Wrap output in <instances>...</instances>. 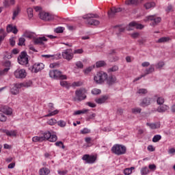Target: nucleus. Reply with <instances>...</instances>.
Masks as SVG:
<instances>
[{
    "instance_id": "nucleus-38",
    "label": "nucleus",
    "mask_w": 175,
    "mask_h": 175,
    "mask_svg": "<svg viewBox=\"0 0 175 175\" xmlns=\"http://www.w3.org/2000/svg\"><path fill=\"white\" fill-rule=\"evenodd\" d=\"M5 37H6V33L3 29H0V43L2 42V40H3V39H5Z\"/></svg>"
},
{
    "instance_id": "nucleus-21",
    "label": "nucleus",
    "mask_w": 175,
    "mask_h": 175,
    "mask_svg": "<svg viewBox=\"0 0 175 175\" xmlns=\"http://www.w3.org/2000/svg\"><path fill=\"white\" fill-rule=\"evenodd\" d=\"M106 80L109 85H113L117 81V78L114 75H110L109 77H107Z\"/></svg>"
},
{
    "instance_id": "nucleus-47",
    "label": "nucleus",
    "mask_w": 175,
    "mask_h": 175,
    "mask_svg": "<svg viewBox=\"0 0 175 175\" xmlns=\"http://www.w3.org/2000/svg\"><path fill=\"white\" fill-rule=\"evenodd\" d=\"M157 105H162L163 103H165V98L163 97H158L157 99Z\"/></svg>"
},
{
    "instance_id": "nucleus-56",
    "label": "nucleus",
    "mask_w": 175,
    "mask_h": 175,
    "mask_svg": "<svg viewBox=\"0 0 175 175\" xmlns=\"http://www.w3.org/2000/svg\"><path fill=\"white\" fill-rule=\"evenodd\" d=\"M93 68H94V66L88 67V68L84 70V73H85V75H88V73H90V72H91V70H92Z\"/></svg>"
},
{
    "instance_id": "nucleus-5",
    "label": "nucleus",
    "mask_w": 175,
    "mask_h": 175,
    "mask_svg": "<svg viewBox=\"0 0 175 175\" xmlns=\"http://www.w3.org/2000/svg\"><path fill=\"white\" fill-rule=\"evenodd\" d=\"M106 79H107V74L102 71L97 72L94 77V80L97 84H102V83L105 82Z\"/></svg>"
},
{
    "instance_id": "nucleus-34",
    "label": "nucleus",
    "mask_w": 175,
    "mask_h": 175,
    "mask_svg": "<svg viewBox=\"0 0 175 175\" xmlns=\"http://www.w3.org/2000/svg\"><path fill=\"white\" fill-rule=\"evenodd\" d=\"M114 30L116 31H118L119 33L124 32V31H125V27H123L122 25L115 26Z\"/></svg>"
},
{
    "instance_id": "nucleus-31",
    "label": "nucleus",
    "mask_w": 175,
    "mask_h": 175,
    "mask_svg": "<svg viewBox=\"0 0 175 175\" xmlns=\"http://www.w3.org/2000/svg\"><path fill=\"white\" fill-rule=\"evenodd\" d=\"M170 38L168 37H162L156 41V43H166V42H169Z\"/></svg>"
},
{
    "instance_id": "nucleus-28",
    "label": "nucleus",
    "mask_w": 175,
    "mask_h": 175,
    "mask_svg": "<svg viewBox=\"0 0 175 175\" xmlns=\"http://www.w3.org/2000/svg\"><path fill=\"white\" fill-rule=\"evenodd\" d=\"M24 38H28L29 39H33L35 38L33 36V33L29 31H25L23 33Z\"/></svg>"
},
{
    "instance_id": "nucleus-35",
    "label": "nucleus",
    "mask_w": 175,
    "mask_h": 175,
    "mask_svg": "<svg viewBox=\"0 0 175 175\" xmlns=\"http://www.w3.org/2000/svg\"><path fill=\"white\" fill-rule=\"evenodd\" d=\"M27 13L28 18L29 19H31V18H32V17H33V10L32 8H27Z\"/></svg>"
},
{
    "instance_id": "nucleus-49",
    "label": "nucleus",
    "mask_w": 175,
    "mask_h": 175,
    "mask_svg": "<svg viewBox=\"0 0 175 175\" xmlns=\"http://www.w3.org/2000/svg\"><path fill=\"white\" fill-rule=\"evenodd\" d=\"M64 27H59L55 29V32H56V33H62V32H64Z\"/></svg>"
},
{
    "instance_id": "nucleus-20",
    "label": "nucleus",
    "mask_w": 175,
    "mask_h": 175,
    "mask_svg": "<svg viewBox=\"0 0 175 175\" xmlns=\"http://www.w3.org/2000/svg\"><path fill=\"white\" fill-rule=\"evenodd\" d=\"M0 111H1V113H3L4 114H6L7 116H10L13 112L12 108L8 106L2 107L0 109Z\"/></svg>"
},
{
    "instance_id": "nucleus-12",
    "label": "nucleus",
    "mask_w": 175,
    "mask_h": 175,
    "mask_svg": "<svg viewBox=\"0 0 175 175\" xmlns=\"http://www.w3.org/2000/svg\"><path fill=\"white\" fill-rule=\"evenodd\" d=\"M73 51L71 49H66L62 52V57L64 59H67V61H70L73 59Z\"/></svg>"
},
{
    "instance_id": "nucleus-55",
    "label": "nucleus",
    "mask_w": 175,
    "mask_h": 175,
    "mask_svg": "<svg viewBox=\"0 0 175 175\" xmlns=\"http://www.w3.org/2000/svg\"><path fill=\"white\" fill-rule=\"evenodd\" d=\"M148 169H150V170H152V172H154V170H157V165H155L154 164H150L148 166Z\"/></svg>"
},
{
    "instance_id": "nucleus-6",
    "label": "nucleus",
    "mask_w": 175,
    "mask_h": 175,
    "mask_svg": "<svg viewBox=\"0 0 175 175\" xmlns=\"http://www.w3.org/2000/svg\"><path fill=\"white\" fill-rule=\"evenodd\" d=\"M39 17L43 21H53L54 20V15L53 14L44 11L40 12Z\"/></svg>"
},
{
    "instance_id": "nucleus-36",
    "label": "nucleus",
    "mask_w": 175,
    "mask_h": 175,
    "mask_svg": "<svg viewBox=\"0 0 175 175\" xmlns=\"http://www.w3.org/2000/svg\"><path fill=\"white\" fill-rule=\"evenodd\" d=\"M144 8L146 10L151 9V8H155V3L154 2L146 3V4H144Z\"/></svg>"
},
{
    "instance_id": "nucleus-33",
    "label": "nucleus",
    "mask_w": 175,
    "mask_h": 175,
    "mask_svg": "<svg viewBox=\"0 0 175 175\" xmlns=\"http://www.w3.org/2000/svg\"><path fill=\"white\" fill-rule=\"evenodd\" d=\"M132 170H135V167H131L130 168H126L124 170V174L131 175V174H132Z\"/></svg>"
},
{
    "instance_id": "nucleus-40",
    "label": "nucleus",
    "mask_w": 175,
    "mask_h": 175,
    "mask_svg": "<svg viewBox=\"0 0 175 175\" xmlns=\"http://www.w3.org/2000/svg\"><path fill=\"white\" fill-rule=\"evenodd\" d=\"M162 139V136L161 135H156L152 138L153 143H157V142H159Z\"/></svg>"
},
{
    "instance_id": "nucleus-2",
    "label": "nucleus",
    "mask_w": 175,
    "mask_h": 175,
    "mask_svg": "<svg viewBox=\"0 0 175 175\" xmlns=\"http://www.w3.org/2000/svg\"><path fill=\"white\" fill-rule=\"evenodd\" d=\"M98 17H99L98 14H88L87 15H85L83 16V18H85L87 20V23L90 25H99V21L95 19L98 18Z\"/></svg>"
},
{
    "instance_id": "nucleus-37",
    "label": "nucleus",
    "mask_w": 175,
    "mask_h": 175,
    "mask_svg": "<svg viewBox=\"0 0 175 175\" xmlns=\"http://www.w3.org/2000/svg\"><path fill=\"white\" fill-rule=\"evenodd\" d=\"M150 173V170H148V167H144L141 169V174L142 175H147Z\"/></svg>"
},
{
    "instance_id": "nucleus-29",
    "label": "nucleus",
    "mask_w": 175,
    "mask_h": 175,
    "mask_svg": "<svg viewBox=\"0 0 175 175\" xmlns=\"http://www.w3.org/2000/svg\"><path fill=\"white\" fill-rule=\"evenodd\" d=\"M20 12H21V8L17 6L16 10L13 12L12 20H16V16H18Z\"/></svg>"
},
{
    "instance_id": "nucleus-48",
    "label": "nucleus",
    "mask_w": 175,
    "mask_h": 175,
    "mask_svg": "<svg viewBox=\"0 0 175 175\" xmlns=\"http://www.w3.org/2000/svg\"><path fill=\"white\" fill-rule=\"evenodd\" d=\"M164 66L165 63L163 62H159L158 64L155 65L157 69H161V68H163Z\"/></svg>"
},
{
    "instance_id": "nucleus-51",
    "label": "nucleus",
    "mask_w": 175,
    "mask_h": 175,
    "mask_svg": "<svg viewBox=\"0 0 175 175\" xmlns=\"http://www.w3.org/2000/svg\"><path fill=\"white\" fill-rule=\"evenodd\" d=\"M72 53L73 54H83V53H84V51L83 50V49H75Z\"/></svg>"
},
{
    "instance_id": "nucleus-58",
    "label": "nucleus",
    "mask_w": 175,
    "mask_h": 175,
    "mask_svg": "<svg viewBox=\"0 0 175 175\" xmlns=\"http://www.w3.org/2000/svg\"><path fill=\"white\" fill-rule=\"evenodd\" d=\"M25 43V38H19V42L18 43V46H23Z\"/></svg>"
},
{
    "instance_id": "nucleus-62",
    "label": "nucleus",
    "mask_w": 175,
    "mask_h": 175,
    "mask_svg": "<svg viewBox=\"0 0 175 175\" xmlns=\"http://www.w3.org/2000/svg\"><path fill=\"white\" fill-rule=\"evenodd\" d=\"M0 121L5 122V121H6V116L3 114H0Z\"/></svg>"
},
{
    "instance_id": "nucleus-16",
    "label": "nucleus",
    "mask_w": 175,
    "mask_h": 175,
    "mask_svg": "<svg viewBox=\"0 0 175 175\" xmlns=\"http://www.w3.org/2000/svg\"><path fill=\"white\" fill-rule=\"evenodd\" d=\"M83 161H85L86 163H95V161H96V156L85 154L82 157Z\"/></svg>"
},
{
    "instance_id": "nucleus-59",
    "label": "nucleus",
    "mask_w": 175,
    "mask_h": 175,
    "mask_svg": "<svg viewBox=\"0 0 175 175\" xmlns=\"http://www.w3.org/2000/svg\"><path fill=\"white\" fill-rule=\"evenodd\" d=\"M83 83L80 81L74 82L72 83V87H80Z\"/></svg>"
},
{
    "instance_id": "nucleus-39",
    "label": "nucleus",
    "mask_w": 175,
    "mask_h": 175,
    "mask_svg": "<svg viewBox=\"0 0 175 175\" xmlns=\"http://www.w3.org/2000/svg\"><path fill=\"white\" fill-rule=\"evenodd\" d=\"M148 91H147V89L141 88L138 89L137 91V94H139L140 95H145V94H147Z\"/></svg>"
},
{
    "instance_id": "nucleus-60",
    "label": "nucleus",
    "mask_w": 175,
    "mask_h": 175,
    "mask_svg": "<svg viewBox=\"0 0 175 175\" xmlns=\"http://www.w3.org/2000/svg\"><path fill=\"white\" fill-rule=\"evenodd\" d=\"M76 66L79 68V69H83L84 66L83 65V63L81 62H76Z\"/></svg>"
},
{
    "instance_id": "nucleus-1",
    "label": "nucleus",
    "mask_w": 175,
    "mask_h": 175,
    "mask_svg": "<svg viewBox=\"0 0 175 175\" xmlns=\"http://www.w3.org/2000/svg\"><path fill=\"white\" fill-rule=\"evenodd\" d=\"M57 135H51L50 131L44 132L42 135L40 136H35L32 138V142L34 143H40L42 142H44L46 140H49V142H57Z\"/></svg>"
},
{
    "instance_id": "nucleus-3",
    "label": "nucleus",
    "mask_w": 175,
    "mask_h": 175,
    "mask_svg": "<svg viewBox=\"0 0 175 175\" xmlns=\"http://www.w3.org/2000/svg\"><path fill=\"white\" fill-rule=\"evenodd\" d=\"M111 151L116 155H124L126 152V147L121 144H115L111 148Z\"/></svg>"
},
{
    "instance_id": "nucleus-14",
    "label": "nucleus",
    "mask_w": 175,
    "mask_h": 175,
    "mask_svg": "<svg viewBox=\"0 0 175 175\" xmlns=\"http://www.w3.org/2000/svg\"><path fill=\"white\" fill-rule=\"evenodd\" d=\"M18 62L20 65H27L28 64V57L27 53L22 52L20 57H18Z\"/></svg>"
},
{
    "instance_id": "nucleus-61",
    "label": "nucleus",
    "mask_w": 175,
    "mask_h": 175,
    "mask_svg": "<svg viewBox=\"0 0 175 175\" xmlns=\"http://www.w3.org/2000/svg\"><path fill=\"white\" fill-rule=\"evenodd\" d=\"M3 3L5 8H9V6H10V3H9V0H4Z\"/></svg>"
},
{
    "instance_id": "nucleus-7",
    "label": "nucleus",
    "mask_w": 175,
    "mask_h": 175,
    "mask_svg": "<svg viewBox=\"0 0 175 175\" xmlns=\"http://www.w3.org/2000/svg\"><path fill=\"white\" fill-rule=\"evenodd\" d=\"M87 98L85 89H80L75 91V100H84Z\"/></svg>"
},
{
    "instance_id": "nucleus-18",
    "label": "nucleus",
    "mask_w": 175,
    "mask_h": 175,
    "mask_svg": "<svg viewBox=\"0 0 175 175\" xmlns=\"http://www.w3.org/2000/svg\"><path fill=\"white\" fill-rule=\"evenodd\" d=\"M43 69H44V64L43 63H36L32 66L31 72L38 73V72H40Z\"/></svg>"
},
{
    "instance_id": "nucleus-8",
    "label": "nucleus",
    "mask_w": 175,
    "mask_h": 175,
    "mask_svg": "<svg viewBox=\"0 0 175 175\" xmlns=\"http://www.w3.org/2000/svg\"><path fill=\"white\" fill-rule=\"evenodd\" d=\"M25 86L24 83H15L10 88V92L12 94V95H18V93L20 92V89L22 88V87Z\"/></svg>"
},
{
    "instance_id": "nucleus-23",
    "label": "nucleus",
    "mask_w": 175,
    "mask_h": 175,
    "mask_svg": "<svg viewBox=\"0 0 175 175\" xmlns=\"http://www.w3.org/2000/svg\"><path fill=\"white\" fill-rule=\"evenodd\" d=\"M155 71V66L154 64H152L150 66V68H146L144 71V76L146 77L147 75H151V73H153V72Z\"/></svg>"
},
{
    "instance_id": "nucleus-19",
    "label": "nucleus",
    "mask_w": 175,
    "mask_h": 175,
    "mask_svg": "<svg viewBox=\"0 0 175 175\" xmlns=\"http://www.w3.org/2000/svg\"><path fill=\"white\" fill-rule=\"evenodd\" d=\"M122 10V8H112L111 10L108 12V16L110 18H111L114 17V16L116 15V13H120V12H121Z\"/></svg>"
},
{
    "instance_id": "nucleus-44",
    "label": "nucleus",
    "mask_w": 175,
    "mask_h": 175,
    "mask_svg": "<svg viewBox=\"0 0 175 175\" xmlns=\"http://www.w3.org/2000/svg\"><path fill=\"white\" fill-rule=\"evenodd\" d=\"M8 72H9V68L0 70V76H5V75H8Z\"/></svg>"
},
{
    "instance_id": "nucleus-64",
    "label": "nucleus",
    "mask_w": 175,
    "mask_h": 175,
    "mask_svg": "<svg viewBox=\"0 0 175 175\" xmlns=\"http://www.w3.org/2000/svg\"><path fill=\"white\" fill-rule=\"evenodd\" d=\"M133 113H141L142 109L140 108H135L132 109Z\"/></svg>"
},
{
    "instance_id": "nucleus-27",
    "label": "nucleus",
    "mask_w": 175,
    "mask_h": 175,
    "mask_svg": "<svg viewBox=\"0 0 175 175\" xmlns=\"http://www.w3.org/2000/svg\"><path fill=\"white\" fill-rule=\"evenodd\" d=\"M167 110H169V107L167 105L159 106L157 109L158 113H165V111H167Z\"/></svg>"
},
{
    "instance_id": "nucleus-25",
    "label": "nucleus",
    "mask_w": 175,
    "mask_h": 175,
    "mask_svg": "<svg viewBox=\"0 0 175 175\" xmlns=\"http://www.w3.org/2000/svg\"><path fill=\"white\" fill-rule=\"evenodd\" d=\"M108 99L107 96H102L98 98L95 99V102L98 105H102V103H105Z\"/></svg>"
},
{
    "instance_id": "nucleus-57",
    "label": "nucleus",
    "mask_w": 175,
    "mask_h": 175,
    "mask_svg": "<svg viewBox=\"0 0 175 175\" xmlns=\"http://www.w3.org/2000/svg\"><path fill=\"white\" fill-rule=\"evenodd\" d=\"M118 69V66H114L112 68H110L108 69V72H117V70Z\"/></svg>"
},
{
    "instance_id": "nucleus-46",
    "label": "nucleus",
    "mask_w": 175,
    "mask_h": 175,
    "mask_svg": "<svg viewBox=\"0 0 175 175\" xmlns=\"http://www.w3.org/2000/svg\"><path fill=\"white\" fill-rule=\"evenodd\" d=\"M91 92H92V95H99L100 94V92H102L99 89L94 88L92 90Z\"/></svg>"
},
{
    "instance_id": "nucleus-52",
    "label": "nucleus",
    "mask_w": 175,
    "mask_h": 175,
    "mask_svg": "<svg viewBox=\"0 0 175 175\" xmlns=\"http://www.w3.org/2000/svg\"><path fill=\"white\" fill-rule=\"evenodd\" d=\"M55 146H56L57 147H62V148H65V146H64V143H62V142L61 141L57 142L56 143H55Z\"/></svg>"
},
{
    "instance_id": "nucleus-13",
    "label": "nucleus",
    "mask_w": 175,
    "mask_h": 175,
    "mask_svg": "<svg viewBox=\"0 0 175 175\" xmlns=\"http://www.w3.org/2000/svg\"><path fill=\"white\" fill-rule=\"evenodd\" d=\"M135 28H136V29H143V28H144V25L139 24L136 22H131L126 27V29L128 31H133V29H135Z\"/></svg>"
},
{
    "instance_id": "nucleus-26",
    "label": "nucleus",
    "mask_w": 175,
    "mask_h": 175,
    "mask_svg": "<svg viewBox=\"0 0 175 175\" xmlns=\"http://www.w3.org/2000/svg\"><path fill=\"white\" fill-rule=\"evenodd\" d=\"M125 5L127 6H136L139 5V0H126Z\"/></svg>"
},
{
    "instance_id": "nucleus-9",
    "label": "nucleus",
    "mask_w": 175,
    "mask_h": 175,
    "mask_svg": "<svg viewBox=\"0 0 175 175\" xmlns=\"http://www.w3.org/2000/svg\"><path fill=\"white\" fill-rule=\"evenodd\" d=\"M162 18L161 17H157L154 15H150L147 16L145 19V21H152L150 25L152 27H155L160 21H161Z\"/></svg>"
},
{
    "instance_id": "nucleus-24",
    "label": "nucleus",
    "mask_w": 175,
    "mask_h": 175,
    "mask_svg": "<svg viewBox=\"0 0 175 175\" xmlns=\"http://www.w3.org/2000/svg\"><path fill=\"white\" fill-rule=\"evenodd\" d=\"M3 132L10 137H16L17 136V131L3 130Z\"/></svg>"
},
{
    "instance_id": "nucleus-54",
    "label": "nucleus",
    "mask_w": 175,
    "mask_h": 175,
    "mask_svg": "<svg viewBox=\"0 0 175 175\" xmlns=\"http://www.w3.org/2000/svg\"><path fill=\"white\" fill-rule=\"evenodd\" d=\"M91 132V130L85 128L83 130L81 131V133H82V135H85L87 133H90Z\"/></svg>"
},
{
    "instance_id": "nucleus-63",
    "label": "nucleus",
    "mask_w": 175,
    "mask_h": 175,
    "mask_svg": "<svg viewBox=\"0 0 175 175\" xmlns=\"http://www.w3.org/2000/svg\"><path fill=\"white\" fill-rule=\"evenodd\" d=\"M57 173H58V174H59V175H65V174H68V170H62V171L58 170V171H57Z\"/></svg>"
},
{
    "instance_id": "nucleus-45",
    "label": "nucleus",
    "mask_w": 175,
    "mask_h": 175,
    "mask_svg": "<svg viewBox=\"0 0 175 175\" xmlns=\"http://www.w3.org/2000/svg\"><path fill=\"white\" fill-rule=\"evenodd\" d=\"M57 125L59 126H61V128H64V127L66 126V122H65L64 120H59L57 122Z\"/></svg>"
},
{
    "instance_id": "nucleus-22",
    "label": "nucleus",
    "mask_w": 175,
    "mask_h": 175,
    "mask_svg": "<svg viewBox=\"0 0 175 175\" xmlns=\"http://www.w3.org/2000/svg\"><path fill=\"white\" fill-rule=\"evenodd\" d=\"M7 32L10 33L12 32V33H17L18 32V29H17V27L16 26H13L12 25H8L7 26Z\"/></svg>"
},
{
    "instance_id": "nucleus-42",
    "label": "nucleus",
    "mask_w": 175,
    "mask_h": 175,
    "mask_svg": "<svg viewBox=\"0 0 175 175\" xmlns=\"http://www.w3.org/2000/svg\"><path fill=\"white\" fill-rule=\"evenodd\" d=\"M146 125L150 126L151 129H157V128H159V126L155 123H147Z\"/></svg>"
},
{
    "instance_id": "nucleus-15",
    "label": "nucleus",
    "mask_w": 175,
    "mask_h": 175,
    "mask_svg": "<svg viewBox=\"0 0 175 175\" xmlns=\"http://www.w3.org/2000/svg\"><path fill=\"white\" fill-rule=\"evenodd\" d=\"M48 107H49V109H48L49 113L45 115L44 117H51V116H55V115L58 114V113H59V111H58L57 109L54 110V104H53V103H49L48 105ZM53 110H54V111H53Z\"/></svg>"
},
{
    "instance_id": "nucleus-11",
    "label": "nucleus",
    "mask_w": 175,
    "mask_h": 175,
    "mask_svg": "<svg viewBox=\"0 0 175 175\" xmlns=\"http://www.w3.org/2000/svg\"><path fill=\"white\" fill-rule=\"evenodd\" d=\"M152 102H155V98L147 96L142 100L140 103V106L142 107H147V106H150V105H151Z\"/></svg>"
},
{
    "instance_id": "nucleus-43",
    "label": "nucleus",
    "mask_w": 175,
    "mask_h": 175,
    "mask_svg": "<svg viewBox=\"0 0 175 175\" xmlns=\"http://www.w3.org/2000/svg\"><path fill=\"white\" fill-rule=\"evenodd\" d=\"M12 65V63L10 62V61H5L3 63V66L5 67V69H9V70H10V66Z\"/></svg>"
},
{
    "instance_id": "nucleus-32",
    "label": "nucleus",
    "mask_w": 175,
    "mask_h": 175,
    "mask_svg": "<svg viewBox=\"0 0 175 175\" xmlns=\"http://www.w3.org/2000/svg\"><path fill=\"white\" fill-rule=\"evenodd\" d=\"M60 85L62 87H64L65 88H67V90H69V88H70V83H68V81H61Z\"/></svg>"
},
{
    "instance_id": "nucleus-17",
    "label": "nucleus",
    "mask_w": 175,
    "mask_h": 175,
    "mask_svg": "<svg viewBox=\"0 0 175 175\" xmlns=\"http://www.w3.org/2000/svg\"><path fill=\"white\" fill-rule=\"evenodd\" d=\"M32 42L36 45H43L44 42H47L46 37H34L33 38Z\"/></svg>"
},
{
    "instance_id": "nucleus-41",
    "label": "nucleus",
    "mask_w": 175,
    "mask_h": 175,
    "mask_svg": "<svg viewBox=\"0 0 175 175\" xmlns=\"http://www.w3.org/2000/svg\"><path fill=\"white\" fill-rule=\"evenodd\" d=\"M106 65V62L105 61H98L96 63V68H102Z\"/></svg>"
},
{
    "instance_id": "nucleus-50",
    "label": "nucleus",
    "mask_w": 175,
    "mask_h": 175,
    "mask_svg": "<svg viewBox=\"0 0 175 175\" xmlns=\"http://www.w3.org/2000/svg\"><path fill=\"white\" fill-rule=\"evenodd\" d=\"M47 124H49V125H55V124H57V120L55 119L51 118L48 120Z\"/></svg>"
},
{
    "instance_id": "nucleus-4",
    "label": "nucleus",
    "mask_w": 175,
    "mask_h": 175,
    "mask_svg": "<svg viewBox=\"0 0 175 175\" xmlns=\"http://www.w3.org/2000/svg\"><path fill=\"white\" fill-rule=\"evenodd\" d=\"M49 77L51 79H59V80H66V75H62V72L58 70H52L49 71Z\"/></svg>"
},
{
    "instance_id": "nucleus-10",
    "label": "nucleus",
    "mask_w": 175,
    "mask_h": 175,
    "mask_svg": "<svg viewBox=\"0 0 175 175\" xmlns=\"http://www.w3.org/2000/svg\"><path fill=\"white\" fill-rule=\"evenodd\" d=\"M14 76L16 79H25L27 77V71L24 69L18 68L14 72Z\"/></svg>"
},
{
    "instance_id": "nucleus-53",
    "label": "nucleus",
    "mask_w": 175,
    "mask_h": 175,
    "mask_svg": "<svg viewBox=\"0 0 175 175\" xmlns=\"http://www.w3.org/2000/svg\"><path fill=\"white\" fill-rule=\"evenodd\" d=\"M10 46H14L16 44V38L12 37L10 38Z\"/></svg>"
},
{
    "instance_id": "nucleus-30",
    "label": "nucleus",
    "mask_w": 175,
    "mask_h": 175,
    "mask_svg": "<svg viewBox=\"0 0 175 175\" xmlns=\"http://www.w3.org/2000/svg\"><path fill=\"white\" fill-rule=\"evenodd\" d=\"M50 170L49 168L43 167L40 170V175H49Z\"/></svg>"
}]
</instances>
